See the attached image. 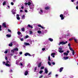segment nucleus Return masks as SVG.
<instances>
[{
	"label": "nucleus",
	"instance_id": "1",
	"mask_svg": "<svg viewBox=\"0 0 78 78\" xmlns=\"http://www.w3.org/2000/svg\"><path fill=\"white\" fill-rule=\"evenodd\" d=\"M67 41H66V42H64V41H61L58 44V45H60L61 44H62V45H65V44H67Z\"/></svg>",
	"mask_w": 78,
	"mask_h": 78
},
{
	"label": "nucleus",
	"instance_id": "2",
	"mask_svg": "<svg viewBox=\"0 0 78 78\" xmlns=\"http://www.w3.org/2000/svg\"><path fill=\"white\" fill-rule=\"evenodd\" d=\"M6 22L3 23H2V25L3 27H4V28H7V27L6 26Z\"/></svg>",
	"mask_w": 78,
	"mask_h": 78
},
{
	"label": "nucleus",
	"instance_id": "3",
	"mask_svg": "<svg viewBox=\"0 0 78 78\" xmlns=\"http://www.w3.org/2000/svg\"><path fill=\"white\" fill-rule=\"evenodd\" d=\"M60 17H61V20L64 19V16H63V15L62 14L60 15Z\"/></svg>",
	"mask_w": 78,
	"mask_h": 78
},
{
	"label": "nucleus",
	"instance_id": "4",
	"mask_svg": "<svg viewBox=\"0 0 78 78\" xmlns=\"http://www.w3.org/2000/svg\"><path fill=\"white\" fill-rule=\"evenodd\" d=\"M24 55L25 56H28H28H31V55L28 53H25L24 54Z\"/></svg>",
	"mask_w": 78,
	"mask_h": 78
},
{
	"label": "nucleus",
	"instance_id": "5",
	"mask_svg": "<svg viewBox=\"0 0 78 78\" xmlns=\"http://www.w3.org/2000/svg\"><path fill=\"white\" fill-rule=\"evenodd\" d=\"M41 65H42V63H41V62H40L39 63H38V68H40V67H41Z\"/></svg>",
	"mask_w": 78,
	"mask_h": 78
},
{
	"label": "nucleus",
	"instance_id": "6",
	"mask_svg": "<svg viewBox=\"0 0 78 78\" xmlns=\"http://www.w3.org/2000/svg\"><path fill=\"white\" fill-rule=\"evenodd\" d=\"M28 71H26L24 73V75H25V76H27V75H28Z\"/></svg>",
	"mask_w": 78,
	"mask_h": 78
},
{
	"label": "nucleus",
	"instance_id": "7",
	"mask_svg": "<svg viewBox=\"0 0 78 78\" xmlns=\"http://www.w3.org/2000/svg\"><path fill=\"white\" fill-rule=\"evenodd\" d=\"M56 55V53H53L51 54V56H53V58H55L54 55Z\"/></svg>",
	"mask_w": 78,
	"mask_h": 78
},
{
	"label": "nucleus",
	"instance_id": "8",
	"mask_svg": "<svg viewBox=\"0 0 78 78\" xmlns=\"http://www.w3.org/2000/svg\"><path fill=\"white\" fill-rule=\"evenodd\" d=\"M38 27H40V28H42V29H44V27H42L41 24H39L38 25Z\"/></svg>",
	"mask_w": 78,
	"mask_h": 78
},
{
	"label": "nucleus",
	"instance_id": "9",
	"mask_svg": "<svg viewBox=\"0 0 78 78\" xmlns=\"http://www.w3.org/2000/svg\"><path fill=\"white\" fill-rule=\"evenodd\" d=\"M44 9L46 10H48L49 9H50V7H49V6H48L47 7H45Z\"/></svg>",
	"mask_w": 78,
	"mask_h": 78
},
{
	"label": "nucleus",
	"instance_id": "10",
	"mask_svg": "<svg viewBox=\"0 0 78 78\" xmlns=\"http://www.w3.org/2000/svg\"><path fill=\"white\" fill-rule=\"evenodd\" d=\"M45 73H48V70H47V69L45 68L44 69Z\"/></svg>",
	"mask_w": 78,
	"mask_h": 78
},
{
	"label": "nucleus",
	"instance_id": "11",
	"mask_svg": "<svg viewBox=\"0 0 78 78\" xmlns=\"http://www.w3.org/2000/svg\"><path fill=\"white\" fill-rule=\"evenodd\" d=\"M63 69H64V68L63 67H61L60 68L59 70L60 72H61L62 71V70H63Z\"/></svg>",
	"mask_w": 78,
	"mask_h": 78
},
{
	"label": "nucleus",
	"instance_id": "12",
	"mask_svg": "<svg viewBox=\"0 0 78 78\" xmlns=\"http://www.w3.org/2000/svg\"><path fill=\"white\" fill-rule=\"evenodd\" d=\"M25 45H30V44L27 42L24 43Z\"/></svg>",
	"mask_w": 78,
	"mask_h": 78
},
{
	"label": "nucleus",
	"instance_id": "13",
	"mask_svg": "<svg viewBox=\"0 0 78 78\" xmlns=\"http://www.w3.org/2000/svg\"><path fill=\"white\" fill-rule=\"evenodd\" d=\"M9 47H12V42L10 43L9 44Z\"/></svg>",
	"mask_w": 78,
	"mask_h": 78
},
{
	"label": "nucleus",
	"instance_id": "14",
	"mask_svg": "<svg viewBox=\"0 0 78 78\" xmlns=\"http://www.w3.org/2000/svg\"><path fill=\"white\" fill-rule=\"evenodd\" d=\"M17 34L18 35H20V34H21V32H20V31H18L17 32Z\"/></svg>",
	"mask_w": 78,
	"mask_h": 78
},
{
	"label": "nucleus",
	"instance_id": "15",
	"mask_svg": "<svg viewBox=\"0 0 78 78\" xmlns=\"http://www.w3.org/2000/svg\"><path fill=\"white\" fill-rule=\"evenodd\" d=\"M14 51H18L19 49H18V48H16L14 49Z\"/></svg>",
	"mask_w": 78,
	"mask_h": 78
},
{
	"label": "nucleus",
	"instance_id": "16",
	"mask_svg": "<svg viewBox=\"0 0 78 78\" xmlns=\"http://www.w3.org/2000/svg\"><path fill=\"white\" fill-rule=\"evenodd\" d=\"M64 58L65 60H66V59H69V57H64Z\"/></svg>",
	"mask_w": 78,
	"mask_h": 78
},
{
	"label": "nucleus",
	"instance_id": "17",
	"mask_svg": "<svg viewBox=\"0 0 78 78\" xmlns=\"http://www.w3.org/2000/svg\"><path fill=\"white\" fill-rule=\"evenodd\" d=\"M63 54L64 55H66V56H68V55H69V54L67 52L64 53Z\"/></svg>",
	"mask_w": 78,
	"mask_h": 78
},
{
	"label": "nucleus",
	"instance_id": "18",
	"mask_svg": "<svg viewBox=\"0 0 78 78\" xmlns=\"http://www.w3.org/2000/svg\"><path fill=\"white\" fill-rule=\"evenodd\" d=\"M6 36L7 37H10L11 36V35H9L8 34L6 35Z\"/></svg>",
	"mask_w": 78,
	"mask_h": 78
},
{
	"label": "nucleus",
	"instance_id": "19",
	"mask_svg": "<svg viewBox=\"0 0 78 78\" xmlns=\"http://www.w3.org/2000/svg\"><path fill=\"white\" fill-rule=\"evenodd\" d=\"M28 27H29V28H33V26H31V25H30V24H28Z\"/></svg>",
	"mask_w": 78,
	"mask_h": 78
},
{
	"label": "nucleus",
	"instance_id": "20",
	"mask_svg": "<svg viewBox=\"0 0 78 78\" xmlns=\"http://www.w3.org/2000/svg\"><path fill=\"white\" fill-rule=\"evenodd\" d=\"M25 15H23L22 16V19H25Z\"/></svg>",
	"mask_w": 78,
	"mask_h": 78
},
{
	"label": "nucleus",
	"instance_id": "21",
	"mask_svg": "<svg viewBox=\"0 0 78 78\" xmlns=\"http://www.w3.org/2000/svg\"><path fill=\"white\" fill-rule=\"evenodd\" d=\"M49 40L50 41H51V42H53V40L50 38L49 39Z\"/></svg>",
	"mask_w": 78,
	"mask_h": 78
},
{
	"label": "nucleus",
	"instance_id": "22",
	"mask_svg": "<svg viewBox=\"0 0 78 78\" xmlns=\"http://www.w3.org/2000/svg\"><path fill=\"white\" fill-rule=\"evenodd\" d=\"M5 65L6 66H7L8 67H9V66H10V65L9 64H8V63H6Z\"/></svg>",
	"mask_w": 78,
	"mask_h": 78
},
{
	"label": "nucleus",
	"instance_id": "23",
	"mask_svg": "<svg viewBox=\"0 0 78 78\" xmlns=\"http://www.w3.org/2000/svg\"><path fill=\"white\" fill-rule=\"evenodd\" d=\"M74 41H75L76 42V43H78V40H77V39H76V38H74Z\"/></svg>",
	"mask_w": 78,
	"mask_h": 78
},
{
	"label": "nucleus",
	"instance_id": "24",
	"mask_svg": "<svg viewBox=\"0 0 78 78\" xmlns=\"http://www.w3.org/2000/svg\"><path fill=\"white\" fill-rule=\"evenodd\" d=\"M69 49L70 50H71V51H73L74 50H73V48H72L71 47H70L69 48Z\"/></svg>",
	"mask_w": 78,
	"mask_h": 78
},
{
	"label": "nucleus",
	"instance_id": "25",
	"mask_svg": "<svg viewBox=\"0 0 78 78\" xmlns=\"http://www.w3.org/2000/svg\"><path fill=\"white\" fill-rule=\"evenodd\" d=\"M28 6H30V5H31V2H28Z\"/></svg>",
	"mask_w": 78,
	"mask_h": 78
},
{
	"label": "nucleus",
	"instance_id": "26",
	"mask_svg": "<svg viewBox=\"0 0 78 78\" xmlns=\"http://www.w3.org/2000/svg\"><path fill=\"white\" fill-rule=\"evenodd\" d=\"M39 73L40 74H41L42 73H43V70H42L40 71Z\"/></svg>",
	"mask_w": 78,
	"mask_h": 78
},
{
	"label": "nucleus",
	"instance_id": "27",
	"mask_svg": "<svg viewBox=\"0 0 78 78\" xmlns=\"http://www.w3.org/2000/svg\"><path fill=\"white\" fill-rule=\"evenodd\" d=\"M21 30L22 31H25V28L23 27L22 29Z\"/></svg>",
	"mask_w": 78,
	"mask_h": 78
},
{
	"label": "nucleus",
	"instance_id": "28",
	"mask_svg": "<svg viewBox=\"0 0 78 78\" xmlns=\"http://www.w3.org/2000/svg\"><path fill=\"white\" fill-rule=\"evenodd\" d=\"M72 51L73 55H75V51L73 50Z\"/></svg>",
	"mask_w": 78,
	"mask_h": 78
},
{
	"label": "nucleus",
	"instance_id": "29",
	"mask_svg": "<svg viewBox=\"0 0 78 78\" xmlns=\"http://www.w3.org/2000/svg\"><path fill=\"white\" fill-rule=\"evenodd\" d=\"M6 4V1H4L3 3V5H5Z\"/></svg>",
	"mask_w": 78,
	"mask_h": 78
},
{
	"label": "nucleus",
	"instance_id": "30",
	"mask_svg": "<svg viewBox=\"0 0 78 78\" xmlns=\"http://www.w3.org/2000/svg\"><path fill=\"white\" fill-rule=\"evenodd\" d=\"M38 33H39V34H41V31L40 30H38L37 31Z\"/></svg>",
	"mask_w": 78,
	"mask_h": 78
},
{
	"label": "nucleus",
	"instance_id": "31",
	"mask_svg": "<svg viewBox=\"0 0 78 78\" xmlns=\"http://www.w3.org/2000/svg\"><path fill=\"white\" fill-rule=\"evenodd\" d=\"M44 69V66H41V69L42 70Z\"/></svg>",
	"mask_w": 78,
	"mask_h": 78
},
{
	"label": "nucleus",
	"instance_id": "32",
	"mask_svg": "<svg viewBox=\"0 0 78 78\" xmlns=\"http://www.w3.org/2000/svg\"><path fill=\"white\" fill-rule=\"evenodd\" d=\"M48 61H51V59H50V56H49L48 57Z\"/></svg>",
	"mask_w": 78,
	"mask_h": 78
},
{
	"label": "nucleus",
	"instance_id": "33",
	"mask_svg": "<svg viewBox=\"0 0 78 78\" xmlns=\"http://www.w3.org/2000/svg\"><path fill=\"white\" fill-rule=\"evenodd\" d=\"M8 50H7L4 52V53H5V54H6V53H8Z\"/></svg>",
	"mask_w": 78,
	"mask_h": 78
},
{
	"label": "nucleus",
	"instance_id": "34",
	"mask_svg": "<svg viewBox=\"0 0 78 78\" xmlns=\"http://www.w3.org/2000/svg\"><path fill=\"white\" fill-rule=\"evenodd\" d=\"M59 52L60 53H62V52H64V51H62V50H60V51H59Z\"/></svg>",
	"mask_w": 78,
	"mask_h": 78
},
{
	"label": "nucleus",
	"instance_id": "35",
	"mask_svg": "<svg viewBox=\"0 0 78 78\" xmlns=\"http://www.w3.org/2000/svg\"><path fill=\"white\" fill-rule=\"evenodd\" d=\"M48 64H49V66H51V63H50V62H48Z\"/></svg>",
	"mask_w": 78,
	"mask_h": 78
},
{
	"label": "nucleus",
	"instance_id": "36",
	"mask_svg": "<svg viewBox=\"0 0 78 78\" xmlns=\"http://www.w3.org/2000/svg\"><path fill=\"white\" fill-rule=\"evenodd\" d=\"M59 51H60L61 50H62V48H59Z\"/></svg>",
	"mask_w": 78,
	"mask_h": 78
},
{
	"label": "nucleus",
	"instance_id": "37",
	"mask_svg": "<svg viewBox=\"0 0 78 78\" xmlns=\"http://www.w3.org/2000/svg\"><path fill=\"white\" fill-rule=\"evenodd\" d=\"M68 46H69V47L70 48V47H71V44L70 43H69L68 44Z\"/></svg>",
	"mask_w": 78,
	"mask_h": 78
},
{
	"label": "nucleus",
	"instance_id": "38",
	"mask_svg": "<svg viewBox=\"0 0 78 78\" xmlns=\"http://www.w3.org/2000/svg\"><path fill=\"white\" fill-rule=\"evenodd\" d=\"M64 13L65 14H67V13H68V12H67V11H65Z\"/></svg>",
	"mask_w": 78,
	"mask_h": 78
},
{
	"label": "nucleus",
	"instance_id": "39",
	"mask_svg": "<svg viewBox=\"0 0 78 78\" xmlns=\"http://www.w3.org/2000/svg\"><path fill=\"white\" fill-rule=\"evenodd\" d=\"M30 34H33V32H32V31H30Z\"/></svg>",
	"mask_w": 78,
	"mask_h": 78
},
{
	"label": "nucleus",
	"instance_id": "40",
	"mask_svg": "<svg viewBox=\"0 0 78 78\" xmlns=\"http://www.w3.org/2000/svg\"><path fill=\"white\" fill-rule=\"evenodd\" d=\"M16 19H17V20H20V17H16Z\"/></svg>",
	"mask_w": 78,
	"mask_h": 78
},
{
	"label": "nucleus",
	"instance_id": "41",
	"mask_svg": "<svg viewBox=\"0 0 78 78\" xmlns=\"http://www.w3.org/2000/svg\"><path fill=\"white\" fill-rule=\"evenodd\" d=\"M29 37V36H28V35H27L25 36V38L27 39V38H28Z\"/></svg>",
	"mask_w": 78,
	"mask_h": 78
},
{
	"label": "nucleus",
	"instance_id": "42",
	"mask_svg": "<svg viewBox=\"0 0 78 78\" xmlns=\"http://www.w3.org/2000/svg\"><path fill=\"white\" fill-rule=\"evenodd\" d=\"M11 51L12 53H14V50H11Z\"/></svg>",
	"mask_w": 78,
	"mask_h": 78
},
{
	"label": "nucleus",
	"instance_id": "43",
	"mask_svg": "<svg viewBox=\"0 0 78 78\" xmlns=\"http://www.w3.org/2000/svg\"><path fill=\"white\" fill-rule=\"evenodd\" d=\"M42 50L43 51H44V50H45V48H42Z\"/></svg>",
	"mask_w": 78,
	"mask_h": 78
},
{
	"label": "nucleus",
	"instance_id": "44",
	"mask_svg": "<svg viewBox=\"0 0 78 78\" xmlns=\"http://www.w3.org/2000/svg\"><path fill=\"white\" fill-rule=\"evenodd\" d=\"M0 31H2V25H0Z\"/></svg>",
	"mask_w": 78,
	"mask_h": 78
},
{
	"label": "nucleus",
	"instance_id": "45",
	"mask_svg": "<svg viewBox=\"0 0 78 78\" xmlns=\"http://www.w3.org/2000/svg\"><path fill=\"white\" fill-rule=\"evenodd\" d=\"M36 70H37V67H35L34 68V72H36Z\"/></svg>",
	"mask_w": 78,
	"mask_h": 78
},
{
	"label": "nucleus",
	"instance_id": "46",
	"mask_svg": "<svg viewBox=\"0 0 78 78\" xmlns=\"http://www.w3.org/2000/svg\"><path fill=\"white\" fill-rule=\"evenodd\" d=\"M8 31H9V32H11V31L10 30H9V29H8Z\"/></svg>",
	"mask_w": 78,
	"mask_h": 78
},
{
	"label": "nucleus",
	"instance_id": "47",
	"mask_svg": "<svg viewBox=\"0 0 78 78\" xmlns=\"http://www.w3.org/2000/svg\"><path fill=\"white\" fill-rule=\"evenodd\" d=\"M40 12H41V13H43V10L42 9H41L40 10Z\"/></svg>",
	"mask_w": 78,
	"mask_h": 78
},
{
	"label": "nucleus",
	"instance_id": "48",
	"mask_svg": "<svg viewBox=\"0 0 78 78\" xmlns=\"http://www.w3.org/2000/svg\"><path fill=\"white\" fill-rule=\"evenodd\" d=\"M43 77V76L42 75L41 76L39 77V78H42Z\"/></svg>",
	"mask_w": 78,
	"mask_h": 78
},
{
	"label": "nucleus",
	"instance_id": "49",
	"mask_svg": "<svg viewBox=\"0 0 78 78\" xmlns=\"http://www.w3.org/2000/svg\"><path fill=\"white\" fill-rule=\"evenodd\" d=\"M73 40V38H70L69 39V41H72Z\"/></svg>",
	"mask_w": 78,
	"mask_h": 78
},
{
	"label": "nucleus",
	"instance_id": "50",
	"mask_svg": "<svg viewBox=\"0 0 78 78\" xmlns=\"http://www.w3.org/2000/svg\"><path fill=\"white\" fill-rule=\"evenodd\" d=\"M52 65H55V63L54 62H53L52 63Z\"/></svg>",
	"mask_w": 78,
	"mask_h": 78
},
{
	"label": "nucleus",
	"instance_id": "51",
	"mask_svg": "<svg viewBox=\"0 0 78 78\" xmlns=\"http://www.w3.org/2000/svg\"><path fill=\"white\" fill-rule=\"evenodd\" d=\"M20 40L21 41H23V38H22Z\"/></svg>",
	"mask_w": 78,
	"mask_h": 78
},
{
	"label": "nucleus",
	"instance_id": "52",
	"mask_svg": "<svg viewBox=\"0 0 78 78\" xmlns=\"http://www.w3.org/2000/svg\"><path fill=\"white\" fill-rule=\"evenodd\" d=\"M11 4L12 5H14V3L13 2H11Z\"/></svg>",
	"mask_w": 78,
	"mask_h": 78
},
{
	"label": "nucleus",
	"instance_id": "53",
	"mask_svg": "<svg viewBox=\"0 0 78 78\" xmlns=\"http://www.w3.org/2000/svg\"><path fill=\"white\" fill-rule=\"evenodd\" d=\"M5 60L7 61V60H8V57H6L5 58Z\"/></svg>",
	"mask_w": 78,
	"mask_h": 78
},
{
	"label": "nucleus",
	"instance_id": "54",
	"mask_svg": "<svg viewBox=\"0 0 78 78\" xmlns=\"http://www.w3.org/2000/svg\"><path fill=\"white\" fill-rule=\"evenodd\" d=\"M25 5H28V3H27V2H25V3H24Z\"/></svg>",
	"mask_w": 78,
	"mask_h": 78
},
{
	"label": "nucleus",
	"instance_id": "55",
	"mask_svg": "<svg viewBox=\"0 0 78 78\" xmlns=\"http://www.w3.org/2000/svg\"><path fill=\"white\" fill-rule=\"evenodd\" d=\"M25 12H28V10H25Z\"/></svg>",
	"mask_w": 78,
	"mask_h": 78
},
{
	"label": "nucleus",
	"instance_id": "56",
	"mask_svg": "<svg viewBox=\"0 0 78 78\" xmlns=\"http://www.w3.org/2000/svg\"><path fill=\"white\" fill-rule=\"evenodd\" d=\"M67 36H70V34L69 33L68 34V35H66Z\"/></svg>",
	"mask_w": 78,
	"mask_h": 78
},
{
	"label": "nucleus",
	"instance_id": "57",
	"mask_svg": "<svg viewBox=\"0 0 78 78\" xmlns=\"http://www.w3.org/2000/svg\"><path fill=\"white\" fill-rule=\"evenodd\" d=\"M19 54H20V55H22V52H20Z\"/></svg>",
	"mask_w": 78,
	"mask_h": 78
},
{
	"label": "nucleus",
	"instance_id": "58",
	"mask_svg": "<svg viewBox=\"0 0 78 78\" xmlns=\"http://www.w3.org/2000/svg\"><path fill=\"white\" fill-rule=\"evenodd\" d=\"M21 9H23V8H24V7H23V6H21Z\"/></svg>",
	"mask_w": 78,
	"mask_h": 78
},
{
	"label": "nucleus",
	"instance_id": "59",
	"mask_svg": "<svg viewBox=\"0 0 78 78\" xmlns=\"http://www.w3.org/2000/svg\"><path fill=\"white\" fill-rule=\"evenodd\" d=\"M9 62V61H7L6 62V64H8Z\"/></svg>",
	"mask_w": 78,
	"mask_h": 78
},
{
	"label": "nucleus",
	"instance_id": "60",
	"mask_svg": "<svg viewBox=\"0 0 78 78\" xmlns=\"http://www.w3.org/2000/svg\"><path fill=\"white\" fill-rule=\"evenodd\" d=\"M20 11L21 12H23V10H20Z\"/></svg>",
	"mask_w": 78,
	"mask_h": 78
},
{
	"label": "nucleus",
	"instance_id": "61",
	"mask_svg": "<svg viewBox=\"0 0 78 78\" xmlns=\"http://www.w3.org/2000/svg\"><path fill=\"white\" fill-rule=\"evenodd\" d=\"M51 72H50L49 73H48V75H51Z\"/></svg>",
	"mask_w": 78,
	"mask_h": 78
},
{
	"label": "nucleus",
	"instance_id": "62",
	"mask_svg": "<svg viewBox=\"0 0 78 78\" xmlns=\"http://www.w3.org/2000/svg\"><path fill=\"white\" fill-rule=\"evenodd\" d=\"M67 52L68 53H69L70 52V51H69L68 50L67 51Z\"/></svg>",
	"mask_w": 78,
	"mask_h": 78
},
{
	"label": "nucleus",
	"instance_id": "63",
	"mask_svg": "<svg viewBox=\"0 0 78 78\" xmlns=\"http://www.w3.org/2000/svg\"><path fill=\"white\" fill-rule=\"evenodd\" d=\"M16 16H17V17H19L20 16L19 14H17L16 15Z\"/></svg>",
	"mask_w": 78,
	"mask_h": 78
},
{
	"label": "nucleus",
	"instance_id": "64",
	"mask_svg": "<svg viewBox=\"0 0 78 78\" xmlns=\"http://www.w3.org/2000/svg\"><path fill=\"white\" fill-rule=\"evenodd\" d=\"M76 9H78V6H76Z\"/></svg>",
	"mask_w": 78,
	"mask_h": 78
}]
</instances>
